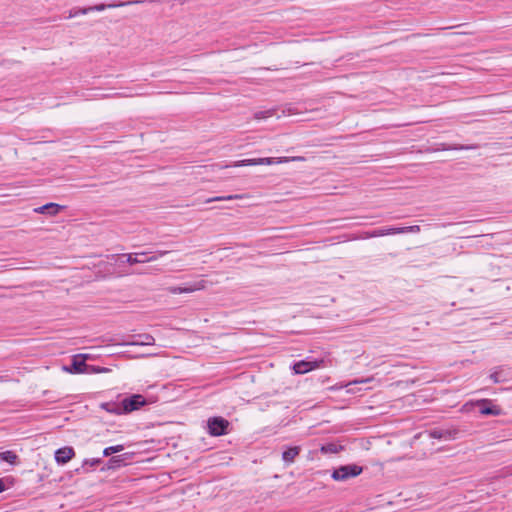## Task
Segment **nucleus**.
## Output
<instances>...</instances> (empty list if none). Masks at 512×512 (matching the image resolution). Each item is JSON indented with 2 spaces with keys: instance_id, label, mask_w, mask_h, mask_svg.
Masks as SVG:
<instances>
[{
  "instance_id": "23",
  "label": "nucleus",
  "mask_w": 512,
  "mask_h": 512,
  "mask_svg": "<svg viewBox=\"0 0 512 512\" xmlns=\"http://www.w3.org/2000/svg\"><path fill=\"white\" fill-rule=\"evenodd\" d=\"M122 5H124V3H121V4H98V5L90 6L87 8L90 9V12L91 11H104L107 8H115V7L122 6Z\"/></svg>"
},
{
  "instance_id": "8",
  "label": "nucleus",
  "mask_w": 512,
  "mask_h": 512,
  "mask_svg": "<svg viewBox=\"0 0 512 512\" xmlns=\"http://www.w3.org/2000/svg\"><path fill=\"white\" fill-rule=\"evenodd\" d=\"M85 355H75L72 358V363L69 367L64 366L63 369L71 374L85 373L88 369V365L85 362Z\"/></svg>"
},
{
  "instance_id": "5",
  "label": "nucleus",
  "mask_w": 512,
  "mask_h": 512,
  "mask_svg": "<svg viewBox=\"0 0 512 512\" xmlns=\"http://www.w3.org/2000/svg\"><path fill=\"white\" fill-rule=\"evenodd\" d=\"M207 426L210 435L222 436L227 433L229 422L223 417H212L208 419Z\"/></svg>"
},
{
  "instance_id": "18",
  "label": "nucleus",
  "mask_w": 512,
  "mask_h": 512,
  "mask_svg": "<svg viewBox=\"0 0 512 512\" xmlns=\"http://www.w3.org/2000/svg\"><path fill=\"white\" fill-rule=\"evenodd\" d=\"M394 228H395V234L419 233L420 232V226H418V225L405 226V227H394Z\"/></svg>"
},
{
  "instance_id": "33",
  "label": "nucleus",
  "mask_w": 512,
  "mask_h": 512,
  "mask_svg": "<svg viewBox=\"0 0 512 512\" xmlns=\"http://www.w3.org/2000/svg\"><path fill=\"white\" fill-rule=\"evenodd\" d=\"M219 168H227L228 165H217Z\"/></svg>"
},
{
  "instance_id": "31",
  "label": "nucleus",
  "mask_w": 512,
  "mask_h": 512,
  "mask_svg": "<svg viewBox=\"0 0 512 512\" xmlns=\"http://www.w3.org/2000/svg\"><path fill=\"white\" fill-rule=\"evenodd\" d=\"M6 489L4 479H0V493Z\"/></svg>"
},
{
  "instance_id": "27",
  "label": "nucleus",
  "mask_w": 512,
  "mask_h": 512,
  "mask_svg": "<svg viewBox=\"0 0 512 512\" xmlns=\"http://www.w3.org/2000/svg\"><path fill=\"white\" fill-rule=\"evenodd\" d=\"M321 451L324 453H336L337 452V446L335 444H327L321 447Z\"/></svg>"
},
{
  "instance_id": "11",
  "label": "nucleus",
  "mask_w": 512,
  "mask_h": 512,
  "mask_svg": "<svg viewBox=\"0 0 512 512\" xmlns=\"http://www.w3.org/2000/svg\"><path fill=\"white\" fill-rule=\"evenodd\" d=\"M477 404L481 406L480 413L482 415L498 416L501 414V409L498 406L491 405V401L488 399L479 400Z\"/></svg>"
},
{
  "instance_id": "15",
  "label": "nucleus",
  "mask_w": 512,
  "mask_h": 512,
  "mask_svg": "<svg viewBox=\"0 0 512 512\" xmlns=\"http://www.w3.org/2000/svg\"><path fill=\"white\" fill-rule=\"evenodd\" d=\"M101 408L105 411L115 414V415H121L124 414L122 410V401L120 402H105L101 404Z\"/></svg>"
},
{
  "instance_id": "20",
  "label": "nucleus",
  "mask_w": 512,
  "mask_h": 512,
  "mask_svg": "<svg viewBox=\"0 0 512 512\" xmlns=\"http://www.w3.org/2000/svg\"><path fill=\"white\" fill-rule=\"evenodd\" d=\"M276 114V111L274 109H268V110H264V111H257L254 113V118L256 120H262V119H267L269 117H272Z\"/></svg>"
},
{
  "instance_id": "24",
  "label": "nucleus",
  "mask_w": 512,
  "mask_h": 512,
  "mask_svg": "<svg viewBox=\"0 0 512 512\" xmlns=\"http://www.w3.org/2000/svg\"><path fill=\"white\" fill-rule=\"evenodd\" d=\"M242 195H228V196H218V197H212L205 201V203H211L214 201H223V200H233V199H241Z\"/></svg>"
},
{
  "instance_id": "9",
  "label": "nucleus",
  "mask_w": 512,
  "mask_h": 512,
  "mask_svg": "<svg viewBox=\"0 0 512 512\" xmlns=\"http://www.w3.org/2000/svg\"><path fill=\"white\" fill-rule=\"evenodd\" d=\"M323 360L306 361L300 360L293 365L295 374H305L314 369L320 368L323 364Z\"/></svg>"
},
{
  "instance_id": "13",
  "label": "nucleus",
  "mask_w": 512,
  "mask_h": 512,
  "mask_svg": "<svg viewBox=\"0 0 512 512\" xmlns=\"http://www.w3.org/2000/svg\"><path fill=\"white\" fill-rule=\"evenodd\" d=\"M134 340L129 342L130 345H139V346H145V345H153L155 343V339L150 334H139L137 336H134Z\"/></svg>"
},
{
  "instance_id": "2",
  "label": "nucleus",
  "mask_w": 512,
  "mask_h": 512,
  "mask_svg": "<svg viewBox=\"0 0 512 512\" xmlns=\"http://www.w3.org/2000/svg\"><path fill=\"white\" fill-rule=\"evenodd\" d=\"M288 158L286 157H265V158H253V159H244L240 161H236L232 166L241 167V166H256V165H273L280 164L283 162H287Z\"/></svg>"
},
{
  "instance_id": "28",
  "label": "nucleus",
  "mask_w": 512,
  "mask_h": 512,
  "mask_svg": "<svg viewBox=\"0 0 512 512\" xmlns=\"http://www.w3.org/2000/svg\"><path fill=\"white\" fill-rule=\"evenodd\" d=\"M472 148H473L472 146L460 145V146H454V147H444L443 150H449V149H453V150H468V149H472Z\"/></svg>"
},
{
  "instance_id": "7",
  "label": "nucleus",
  "mask_w": 512,
  "mask_h": 512,
  "mask_svg": "<svg viewBox=\"0 0 512 512\" xmlns=\"http://www.w3.org/2000/svg\"><path fill=\"white\" fill-rule=\"evenodd\" d=\"M460 431L457 428H434L429 431V436L440 440H454L458 437Z\"/></svg>"
},
{
  "instance_id": "16",
  "label": "nucleus",
  "mask_w": 512,
  "mask_h": 512,
  "mask_svg": "<svg viewBox=\"0 0 512 512\" xmlns=\"http://www.w3.org/2000/svg\"><path fill=\"white\" fill-rule=\"evenodd\" d=\"M127 457L125 454L111 457L107 462L108 469H116L125 464Z\"/></svg>"
},
{
  "instance_id": "22",
  "label": "nucleus",
  "mask_w": 512,
  "mask_h": 512,
  "mask_svg": "<svg viewBox=\"0 0 512 512\" xmlns=\"http://www.w3.org/2000/svg\"><path fill=\"white\" fill-rule=\"evenodd\" d=\"M374 235H376V237L395 235V228L394 227H390V228L375 229L374 230Z\"/></svg>"
},
{
  "instance_id": "26",
  "label": "nucleus",
  "mask_w": 512,
  "mask_h": 512,
  "mask_svg": "<svg viewBox=\"0 0 512 512\" xmlns=\"http://www.w3.org/2000/svg\"><path fill=\"white\" fill-rule=\"evenodd\" d=\"M100 462H101V459H99V458L87 459V460H85V461L83 462V466H82V468H83L85 471H87V470L85 469V466H86V465H89L90 467H96Z\"/></svg>"
},
{
  "instance_id": "6",
  "label": "nucleus",
  "mask_w": 512,
  "mask_h": 512,
  "mask_svg": "<svg viewBox=\"0 0 512 512\" xmlns=\"http://www.w3.org/2000/svg\"><path fill=\"white\" fill-rule=\"evenodd\" d=\"M205 288V281H195L191 283H186L183 286H170L166 290L168 293L176 295L182 293H192L195 291H199Z\"/></svg>"
},
{
  "instance_id": "14",
  "label": "nucleus",
  "mask_w": 512,
  "mask_h": 512,
  "mask_svg": "<svg viewBox=\"0 0 512 512\" xmlns=\"http://www.w3.org/2000/svg\"><path fill=\"white\" fill-rule=\"evenodd\" d=\"M300 447L299 446H293V447H289L287 448L283 453H282V459L283 461L286 463V464H291L294 462L295 458L299 455L300 453Z\"/></svg>"
},
{
  "instance_id": "29",
  "label": "nucleus",
  "mask_w": 512,
  "mask_h": 512,
  "mask_svg": "<svg viewBox=\"0 0 512 512\" xmlns=\"http://www.w3.org/2000/svg\"><path fill=\"white\" fill-rule=\"evenodd\" d=\"M376 235H374V230L373 231H368V232H365L362 236V238H375Z\"/></svg>"
},
{
  "instance_id": "32",
  "label": "nucleus",
  "mask_w": 512,
  "mask_h": 512,
  "mask_svg": "<svg viewBox=\"0 0 512 512\" xmlns=\"http://www.w3.org/2000/svg\"><path fill=\"white\" fill-rule=\"evenodd\" d=\"M371 379L367 378V379H362V380H355L353 381L352 383L354 384H358V383H367L369 382Z\"/></svg>"
},
{
  "instance_id": "21",
  "label": "nucleus",
  "mask_w": 512,
  "mask_h": 512,
  "mask_svg": "<svg viewBox=\"0 0 512 512\" xmlns=\"http://www.w3.org/2000/svg\"><path fill=\"white\" fill-rule=\"evenodd\" d=\"M90 12V9L86 8H73L69 11V14L66 18L71 19L78 15H86Z\"/></svg>"
},
{
  "instance_id": "10",
  "label": "nucleus",
  "mask_w": 512,
  "mask_h": 512,
  "mask_svg": "<svg viewBox=\"0 0 512 512\" xmlns=\"http://www.w3.org/2000/svg\"><path fill=\"white\" fill-rule=\"evenodd\" d=\"M75 455V451L72 447H62L56 450L55 452V461L58 464H66L69 460H71Z\"/></svg>"
},
{
  "instance_id": "12",
  "label": "nucleus",
  "mask_w": 512,
  "mask_h": 512,
  "mask_svg": "<svg viewBox=\"0 0 512 512\" xmlns=\"http://www.w3.org/2000/svg\"><path fill=\"white\" fill-rule=\"evenodd\" d=\"M63 206L56 203H47L43 206L35 208L34 211L40 214H48L51 216L57 215L61 210H63Z\"/></svg>"
},
{
  "instance_id": "17",
  "label": "nucleus",
  "mask_w": 512,
  "mask_h": 512,
  "mask_svg": "<svg viewBox=\"0 0 512 512\" xmlns=\"http://www.w3.org/2000/svg\"><path fill=\"white\" fill-rule=\"evenodd\" d=\"M17 459H18V456L13 451L8 450V451L0 452V460L1 461H4V462L14 465V464H16Z\"/></svg>"
},
{
  "instance_id": "30",
  "label": "nucleus",
  "mask_w": 512,
  "mask_h": 512,
  "mask_svg": "<svg viewBox=\"0 0 512 512\" xmlns=\"http://www.w3.org/2000/svg\"><path fill=\"white\" fill-rule=\"evenodd\" d=\"M376 235H374V230L373 231H368V232H365L362 236V238H375Z\"/></svg>"
},
{
  "instance_id": "25",
  "label": "nucleus",
  "mask_w": 512,
  "mask_h": 512,
  "mask_svg": "<svg viewBox=\"0 0 512 512\" xmlns=\"http://www.w3.org/2000/svg\"><path fill=\"white\" fill-rule=\"evenodd\" d=\"M123 449H124L123 445H115V446L106 447L103 450V456L108 457L114 453L121 452Z\"/></svg>"
},
{
  "instance_id": "3",
  "label": "nucleus",
  "mask_w": 512,
  "mask_h": 512,
  "mask_svg": "<svg viewBox=\"0 0 512 512\" xmlns=\"http://www.w3.org/2000/svg\"><path fill=\"white\" fill-rule=\"evenodd\" d=\"M148 252H139V253H127L122 254L121 258H125L126 262L130 265L138 264V263H147L152 262L158 259V257H162L166 254H168V251H157L155 255L148 257V258H142L146 256Z\"/></svg>"
},
{
  "instance_id": "1",
  "label": "nucleus",
  "mask_w": 512,
  "mask_h": 512,
  "mask_svg": "<svg viewBox=\"0 0 512 512\" xmlns=\"http://www.w3.org/2000/svg\"><path fill=\"white\" fill-rule=\"evenodd\" d=\"M362 471L363 468L357 464L342 465L332 471L331 477L335 481H347L357 477Z\"/></svg>"
},
{
  "instance_id": "19",
  "label": "nucleus",
  "mask_w": 512,
  "mask_h": 512,
  "mask_svg": "<svg viewBox=\"0 0 512 512\" xmlns=\"http://www.w3.org/2000/svg\"><path fill=\"white\" fill-rule=\"evenodd\" d=\"M503 369L501 367L497 368L495 371H493L489 378L493 381V383H501L507 380L505 376L502 375Z\"/></svg>"
},
{
  "instance_id": "4",
  "label": "nucleus",
  "mask_w": 512,
  "mask_h": 512,
  "mask_svg": "<svg viewBox=\"0 0 512 512\" xmlns=\"http://www.w3.org/2000/svg\"><path fill=\"white\" fill-rule=\"evenodd\" d=\"M121 401L124 414L138 410L147 404L145 397L141 394H133L129 397H125Z\"/></svg>"
}]
</instances>
